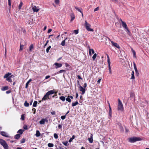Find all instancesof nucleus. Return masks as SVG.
<instances>
[{
	"label": "nucleus",
	"mask_w": 149,
	"mask_h": 149,
	"mask_svg": "<svg viewBox=\"0 0 149 149\" xmlns=\"http://www.w3.org/2000/svg\"><path fill=\"white\" fill-rule=\"evenodd\" d=\"M99 10V7H97L94 9V11H96Z\"/></svg>",
	"instance_id": "13d9d810"
},
{
	"label": "nucleus",
	"mask_w": 149,
	"mask_h": 149,
	"mask_svg": "<svg viewBox=\"0 0 149 149\" xmlns=\"http://www.w3.org/2000/svg\"><path fill=\"white\" fill-rule=\"evenodd\" d=\"M132 53L134 56L135 58H136V52L135 51H134L133 49H132Z\"/></svg>",
	"instance_id": "ea45409f"
},
{
	"label": "nucleus",
	"mask_w": 149,
	"mask_h": 149,
	"mask_svg": "<svg viewBox=\"0 0 149 149\" xmlns=\"http://www.w3.org/2000/svg\"><path fill=\"white\" fill-rule=\"evenodd\" d=\"M125 29V31L127 32V33L129 36H131V32L129 31L127 27Z\"/></svg>",
	"instance_id": "dca6fc26"
},
{
	"label": "nucleus",
	"mask_w": 149,
	"mask_h": 149,
	"mask_svg": "<svg viewBox=\"0 0 149 149\" xmlns=\"http://www.w3.org/2000/svg\"><path fill=\"white\" fill-rule=\"evenodd\" d=\"M74 8L75 9H76L77 10H78V11L80 13H81V10H82V9L81 8L80 9L79 8L76 6H75L74 7Z\"/></svg>",
	"instance_id": "a878e982"
},
{
	"label": "nucleus",
	"mask_w": 149,
	"mask_h": 149,
	"mask_svg": "<svg viewBox=\"0 0 149 149\" xmlns=\"http://www.w3.org/2000/svg\"><path fill=\"white\" fill-rule=\"evenodd\" d=\"M108 68H109V73L110 74H111L112 73V71H111L110 65H108Z\"/></svg>",
	"instance_id": "e433bc0d"
},
{
	"label": "nucleus",
	"mask_w": 149,
	"mask_h": 149,
	"mask_svg": "<svg viewBox=\"0 0 149 149\" xmlns=\"http://www.w3.org/2000/svg\"><path fill=\"white\" fill-rule=\"evenodd\" d=\"M66 100L67 101H68L69 102H71V100L70 98L69 97V96H68L66 99Z\"/></svg>",
	"instance_id": "58836bf2"
},
{
	"label": "nucleus",
	"mask_w": 149,
	"mask_h": 149,
	"mask_svg": "<svg viewBox=\"0 0 149 149\" xmlns=\"http://www.w3.org/2000/svg\"><path fill=\"white\" fill-rule=\"evenodd\" d=\"M50 76L49 75H47L45 77V79H47L50 78Z\"/></svg>",
	"instance_id": "e2e57ef3"
},
{
	"label": "nucleus",
	"mask_w": 149,
	"mask_h": 149,
	"mask_svg": "<svg viewBox=\"0 0 149 149\" xmlns=\"http://www.w3.org/2000/svg\"><path fill=\"white\" fill-rule=\"evenodd\" d=\"M52 31V29H49L48 30L47 33H50Z\"/></svg>",
	"instance_id": "338daca9"
},
{
	"label": "nucleus",
	"mask_w": 149,
	"mask_h": 149,
	"mask_svg": "<svg viewBox=\"0 0 149 149\" xmlns=\"http://www.w3.org/2000/svg\"><path fill=\"white\" fill-rule=\"evenodd\" d=\"M111 42L112 44V46L115 47L118 49H120V46L117 43L114 42L112 41H111Z\"/></svg>",
	"instance_id": "0eeeda50"
},
{
	"label": "nucleus",
	"mask_w": 149,
	"mask_h": 149,
	"mask_svg": "<svg viewBox=\"0 0 149 149\" xmlns=\"http://www.w3.org/2000/svg\"><path fill=\"white\" fill-rule=\"evenodd\" d=\"M141 139L139 137H132L129 139V141L131 143H134L137 141H141Z\"/></svg>",
	"instance_id": "f03ea898"
},
{
	"label": "nucleus",
	"mask_w": 149,
	"mask_h": 149,
	"mask_svg": "<svg viewBox=\"0 0 149 149\" xmlns=\"http://www.w3.org/2000/svg\"><path fill=\"white\" fill-rule=\"evenodd\" d=\"M120 20L122 23V26L124 29L127 27V25L125 22L123 21L121 19H120Z\"/></svg>",
	"instance_id": "9d476101"
},
{
	"label": "nucleus",
	"mask_w": 149,
	"mask_h": 149,
	"mask_svg": "<svg viewBox=\"0 0 149 149\" xmlns=\"http://www.w3.org/2000/svg\"><path fill=\"white\" fill-rule=\"evenodd\" d=\"M51 113L52 115H55V111H53L51 112Z\"/></svg>",
	"instance_id": "052dcab7"
},
{
	"label": "nucleus",
	"mask_w": 149,
	"mask_h": 149,
	"mask_svg": "<svg viewBox=\"0 0 149 149\" xmlns=\"http://www.w3.org/2000/svg\"><path fill=\"white\" fill-rule=\"evenodd\" d=\"M11 73L10 72H8L7 74H6L4 76L3 78H7L8 77H9V76L11 75Z\"/></svg>",
	"instance_id": "4468645a"
},
{
	"label": "nucleus",
	"mask_w": 149,
	"mask_h": 149,
	"mask_svg": "<svg viewBox=\"0 0 149 149\" xmlns=\"http://www.w3.org/2000/svg\"><path fill=\"white\" fill-rule=\"evenodd\" d=\"M25 139L24 138L22 139L20 141V142L21 143H24L25 142Z\"/></svg>",
	"instance_id": "09e8293b"
},
{
	"label": "nucleus",
	"mask_w": 149,
	"mask_h": 149,
	"mask_svg": "<svg viewBox=\"0 0 149 149\" xmlns=\"http://www.w3.org/2000/svg\"><path fill=\"white\" fill-rule=\"evenodd\" d=\"M131 77L130 78V79H135V77L134 76V71H132V73L131 74Z\"/></svg>",
	"instance_id": "4be33fe9"
},
{
	"label": "nucleus",
	"mask_w": 149,
	"mask_h": 149,
	"mask_svg": "<svg viewBox=\"0 0 149 149\" xmlns=\"http://www.w3.org/2000/svg\"><path fill=\"white\" fill-rule=\"evenodd\" d=\"M32 10L34 12H37L38 11L39 9L36 6H34L32 7Z\"/></svg>",
	"instance_id": "ddd939ff"
},
{
	"label": "nucleus",
	"mask_w": 149,
	"mask_h": 149,
	"mask_svg": "<svg viewBox=\"0 0 149 149\" xmlns=\"http://www.w3.org/2000/svg\"><path fill=\"white\" fill-rule=\"evenodd\" d=\"M38 103V102L37 101H35L33 104V106L34 107H36L37 106V104Z\"/></svg>",
	"instance_id": "2f4dec72"
},
{
	"label": "nucleus",
	"mask_w": 149,
	"mask_h": 149,
	"mask_svg": "<svg viewBox=\"0 0 149 149\" xmlns=\"http://www.w3.org/2000/svg\"><path fill=\"white\" fill-rule=\"evenodd\" d=\"M59 99L63 101L64 102L65 100V97L64 96H61L59 97Z\"/></svg>",
	"instance_id": "b1692460"
},
{
	"label": "nucleus",
	"mask_w": 149,
	"mask_h": 149,
	"mask_svg": "<svg viewBox=\"0 0 149 149\" xmlns=\"http://www.w3.org/2000/svg\"><path fill=\"white\" fill-rule=\"evenodd\" d=\"M33 44H31L30 45V46H29V51H31L32 49L33 48Z\"/></svg>",
	"instance_id": "4c0bfd02"
},
{
	"label": "nucleus",
	"mask_w": 149,
	"mask_h": 149,
	"mask_svg": "<svg viewBox=\"0 0 149 149\" xmlns=\"http://www.w3.org/2000/svg\"><path fill=\"white\" fill-rule=\"evenodd\" d=\"M11 92V91L10 90H8L6 91V93L8 94L10 93Z\"/></svg>",
	"instance_id": "680f3d73"
},
{
	"label": "nucleus",
	"mask_w": 149,
	"mask_h": 149,
	"mask_svg": "<svg viewBox=\"0 0 149 149\" xmlns=\"http://www.w3.org/2000/svg\"><path fill=\"white\" fill-rule=\"evenodd\" d=\"M62 143L65 146H66L68 143V142H63Z\"/></svg>",
	"instance_id": "4d7b16f0"
},
{
	"label": "nucleus",
	"mask_w": 149,
	"mask_h": 149,
	"mask_svg": "<svg viewBox=\"0 0 149 149\" xmlns=\"http://www.w3.org/2000/svg\"><path fill=\"white\" fill-rule=\"evenodd\" d=\"M109 115L110 116V117H111V116L112 115V111H111V108L109 105Z\"/></svg>",
	"instance_id": "393cba45"
},
{
	"label": "nucleus",
	"mask_w": 149,
	"mask_h": 149,
	"mask_svg": "<svg viewBox=\"0 0 149 149\" xmlns=\"http://www.w3.org/2000/svg\"><path fill=\"white\" fill-rule=\"evenodd\" d=\"M33 21V19H32L31 20H29L27 22V23L29 25H31V22Z\"/></svg>",
	"instance_id": "49530a36"
},
{
	"label": "nucleus",
	"mask_w": 149,
	"mask_h": 149,
	"mask_svg": "<svg viewBox=\"0 0 149 149\" xmlns=\"http://www.w3.org/2000/svg\"><path fill=\"white\" fill-rule=\"evenodd\" d=\"M36 137H39L40 135V133L39 130H37L36 131V133L35 134Z\"/></svg>",
	"instance_id": "aec40b11"
},
{
	"label": "nucleus",
	"mask_w": 149,
	"mask_h": 149,
	"mask_svg": "<svg viewBox=\"0 0 149 149\" xmlns=\"http://www.w3.org/2000/svg\"><path fill=\"white\" fill-rule=\"evenodd\" d=\"M32 81L31 79H30L26 84L25 88H27L29 83Z\"/></svg>",
	"instance_id": "a211bd4d"
},
{
	"label": "nucleus",
	"mask_w": 149,
	"mask_h": 149,
	"mask_svg": "<svg viewBox=\"0 0 149 149\" xmlns=\"http://www.w3.org/2000/svg\"><path fill=\"white\" fill-rule=\"evenodd\" d=\"M65 70H60L59 71V72H58V73H61L65 72Z\"/></svg>",
	"instance_id": "8fccbe9b"
},
{
	"label": "nucleus",
	"mask_w": 149,
	"mask_h": 149,
	"mask_svg": "<svg viewBox=\"0 0 149 149\" xmlns=\"http://www.w3.org/2000/svg\"><path fill=\"white\" fill-rule=\"evenodd\" d=\"M54 90H50L47 92L44 96L42 99V101H45L50 99L49 96L51 95H52L54 93Z\"/></svg>",
	"instance_id": "f257e3e1"
},
{
	"label": "nucleus",
	"mask_w": 149,
	"mask_h": 149,
	"mask_svg": "<svg viewBox=\"0 0 149 149\" xmlns=\"http://www.w3.org/2000/svg\"><path fill=\"white\" fill-rule=\"evenodd\" d=\"M67 39V38H66L61 43V45L62 46H64L65 45V41Z\"/></svg>",
	"instance_id": "c85d7f7f"
},
{
	"label": "nucleus",
	"mask_w": 149,
	"mask_h": 149,
	"mask_svg": "<svg viewBox=\"0 0 149 149\" xmlns=\"http://www.w3.org/2000/svg\"><path fill=\"white\" fill-rule=\"evenodd\" d=\"M58 127L59 129H61L62 127V125H61L60 124H59L58 125Z\"/></svg>",
	"instance_id": "bf43d9fd"
},
{
	"label": "nucleus",
	"mask_w": 149,
	"mask_h": 149,
	"mask_svg": "<svg viewBox=\"0 0 149 149\" xmlns=\"http://www.w3.org/2000/svg\"><path fill=\"white\" fill-rule=\"evenodd\" d=\"M54 65H55L56 67V68H60L62 66V64L61 63H56L54 64Z\"/></svg>",
	"instance_id": "f8f14e48"
},
{
	"label": "nucleus",
	"mask_w": 149,
	"mask_h": 149,
	"mask_svg": "<svg viewBox=\"0 0 149 149\" xmlns=\"http://www.w3.org/2000/svg\"><path fill=\"white\" fill-rule=\"evenodd\" d=\"M78 87L79 88V90L80 91L82 92L81 94L82 95L84 94L86 91V89L84 87H83L81 85H79V86H78Z\"/></svg>",
	"instance_id": "423d86ee"
},
{
	"label": "nucleus",
	"mask_w": 149,
	"mask_h": 149,
	"mask_svg": "<svg viewBox=\"0 0 149 149\" xmlns=\"http://www.w3.org/2000/svg\"><path fill=\"white\" fill-rule=\"evenodd\" d=\"M87 86V83H85L84 84V88H85Z\"/></svg>",
	"instance_id": "69168bd1"
},
{
	"label": "nucleus",
	"mask_w": 149,
	"mask_h": 149,
	"mask_svg": "<svg viewBox=\"0 0 149 149\" xmlns=\"http://www.w3.org/2000/svg\"><path fill=\"white\" fill-rule=\"evenodd\" d=\"M70 16L71 18L70 21L72 22L73 20L75 18V16L74 14L72 12L71 13L70 15Z\"/></svg>",
	"instance_id": "1a4fd4ad"
},
{
	"label": "nucleus",
	"mask_w": 149,
	"mask_h": 149,
	"mask_svg": "<svg viewBox=\"0 0 149 149\" xmlns=\"http://www.w3.org/2000/svg\"><path fill=\"white\" fill-rule=\"evenodd\" d=\"M54 136L55 139H57L58 137V135L56 133H54Z\"/></svg>",
	"instance_id": "a18cd8bd"
},
{
	"label": "nucleus",
	"mask_w": 149,
	"mask_h": 149,
	"mask_svg": "<svg viewBox=\"0 0 149 149\" xmlns=\"http://www.w3.org/2000/svg\"><path fill=\"white\" fill-rule=\"evenodd\" d=\"M89 55L90 56H91L92 54H91V52H92V53L93 54H94V53H95V52H94V50H93V49H89Z\"/></svg>",
	"instance_id": "f3484780"
},
{
	"label": "nucleus",
	"mask_w": 149,
	"mask_h": 149,
	"mask_svg": "<svg viewBox=\"0 0 149 149\" xmlns=\"http://www.w3.org/2000/svg\"><path fill=\"white\" fill-rule=\"evenodd\" d=\"M39 123L41 125H44L45 123L44 118H42L39 122Z\"/></svg>",
	"instance_id": "5701e85b"
},
{
	"label": "nucleus",
	"mask_w": 149,
	"mask_h": 149,
	"mask_svg": "<svg viewBox=\"0 0 149 149\" xmlns=\"http://www.w3.org/2000/svg\"><path fill=\"white\" fill-rule=\"evenodd\" d=\"M51 48V46H49L46 49V52L47 53H48L49 52V50Z\"/></svg>",
	"instance_id": "c03bdc74"
},
{
	"label": "nucleus",
	"mask_w": 149,
	"mask_h": 149,
	"mask_svg": "<svg viewBox=\"0 0 149 149\" xmlns=\"http://www.w3.org/2000/svg\"><path fill=\"white\" fill-rule=\"evenodd\" d=\"M20 137V134H17L15 136L14 138L15 139H19Z\"/></svg>",
	"instance_id": "412c9836"
},
{
	"label": "nucleus",
	"mask_w": 149,
	"mask_h": 149,
	"mask_svg": "<svg viewBox=\"0 0 149 149\" xmlns=\"http://www.w3.org/2000/svg\"><path fill=\"white\" fill-rule=\"evenodd\" d=\"M93 135L92 134H91L90 137L88 138V139L89 141V143H92L93 142Z\"/></svg>",
	"instance_id": "9b49d317"
},
{
	"label": "nucleus",
	"mask_w": 149,
	"mask_h": 149,
	"mask_svg": "<svg viewBox=\"0 0 149 149\" xmlns=\"http://www.w3.org/2000/svg\"><path fill=\"white\" fill-rule=\"evenodd\" d=\"M118 125L119 126V128L120 131L122 132H123L124 131V129L123 126L121 125L120 123L118 124Z\"/></svg>",
	"instance_id": "2eb2a0df"
},
{
	"label": "nucleus",
	"mask_w": 149,
	"mask_h": 149,
	"mask_svg": "<svg viewBox=\"0 0 149 149\" xmlns=\"http://www.w3.org/2000/svg\"><path fill=\"white\" fill-rule=\"evenodd\" d=\"M77 77L79 79H82V78H81V76L80 75H78Z\"/></svg>",
	"instance_id": "774afa93"
},
{
	"label": "nucleus",
	"mask_w": 149,
	"mask_h": 149,
	"mask_svg": "<svg viewBox=\"0 0 149 149\" xmlns=\"http://www.w3.org/2000/svg\"><path fill=\"white\" fill-rule=\"evenodd\" d=\"M24 106L26 107H28L29 106V104L28 103L27 101H26L24 103Z\"/></svg>",
	"instance_id": "c756f323"
},
{
	"label": "nucleus",
	"mask_w": 149,
	"mask_h": 149,
	"mask_svg": "<svg viewBox=\"0 0 149 149\" xmlns=\"http://www.w3.org/2000/svg\"><path fill=\"white\" fill-rule=\"evenodd\" d=\"M55 2L56 4L58 5L59 3V0H55Z\"/></svg>",
	"instance_id": "de8ad7c7"
},
{
	"label": "nucleus",
	"mask_w": 149,
	"mask_h": 149,
	"mask_svg": "<svg viewBox=\"0 0 149 149\" xmlns=\"http://www.w3.org/2000/svg\"><path fill=\"white\" fill-rule=\"evenodd\" d=\"M6 80L9 82H11L12 81L11 78H10V77L7 78Z\"/></svg>",
	"instance_id": "f704fd0d"
},
{
	"label": "nucleus",
	"mask_w": 149,
	"mask_h": 149,
	"mask_svg": "<svg viewBox=\"0 0 149 149\" xmlns=\"http://www.w3.org/2000/svg\"><path fill=\"white\" fill-rule=\"evenodd\" d=\"M8 4L10 6H10L11 5V0H8Z\"/></svg>",
	"instance_id": "603ef678"
},
{
	"label": "nucleus",
	"mask_w": 149,
	"mask_h": 149,
	"mask_svg": "<svg viewBox=\"0 0 149 149\" xmlns=\"http://www.w3.org/2000/svg\"><path fill=\"white\" fill-rule=\"evenodd\" d=\"M74 32L75 34H77L78 33V30H74Z\"/></svg>",
	"instance_id": "864d4df0"
},
{
	"label": "nucleus",
	"mask_w": 149,
	"mask_h": 149,
	"mask_svg": "<svg viewBox=\"0 0 149 149\" xmlns=\"http://www.w3.org/2000/svg\"><path fill=\"white\" fill-rule=\"evenodd\" d=\"M78 102L77 101H76L75 102L72 103V107H74L77 105L78 104Z\"/></svg>",
	"instance_id": "bb28decb"
},
{
	"label": "nucleus",
	"mask_w": 149,
	"mask_h": 149,
	"mask_svg": "<svg viewBox=\"0 0 149 149\" xmlns=\"http://www.w3.org/2000/svg\"><path fill=\"white\" fill-rule=\"evenodd\" d=\"M107 62L108 64V65H110L111 63L110 61V59L108 55H107Z\"/></svg>",
	"instance_id": "7c9ffc66"
},
{
	"label": "nucleus",
	"mask_w": 149,
	"mask_h": 149,
	"mask_svg": "<svg viewBox=\"0 0 149 149\" xmlns=\"http://www.w3.org/2000/svg\"><path fill=\"white\" fill-rule=\"evenodd\" d=\"M0 143L2 145L4 149H8V146L6 142L2 139H0Z\"/></svg>",
	"instance_id": "7ed1b4c3"
},
{
	"label": "nucleus",
	"mask_w": 149,
	"mask_h": 149,
	"mask_svg": "<svg viewBox=\"0 0 149 149\" xmlns=\"http://www.w3.org/2000/svg\"><path fill=\"white\" fill-rule=\"evenodd\" d=\"M8 89V86H5L2 87L1 88V90L2 91H4L7 90Z\"/></svg>",
	"instance_id": "6ab92c4d"
},
{
	"label": "nucleus",
	"mask_w": 149,
	"mask_h": 149,
	"mask_svg": "<svg viewBox=\"0 0 149 149\" xmlns=\"http://www.w3.org/2000/svg\"><path fill=\"white\" fill-rule=\"evenodd\" d=\"M85 23L84 26L86 30L88 31L93 32V29L90 28L91 26L86 21H85Z\"/></svg>",
	"instance_id": "39448f33"
},
{
	"label": "nucleus",
	"mask_w": 149,
	"mask_h": 149,
	"mask_svg": "<svg viewBox=\"0 0 149 149\" xmlns=\"http://www.w3.org/2000/svg\"><path fill=\"white\" fill-rule=\"evenodd\" d=\"M48 146L49 147H52L54 146V144L52 143H49L48 144Z\"/></svg>",
	"instance_id": "c9c22d12"
},
{
	"label": "nucleus",
	"mask_w": 149,
	"mask_h": 149,
	"mask_svg": "<svg viewBox=\"0 0 149 149\" xmlns=\"http://www.w3.org/2000/svg\"><path fill=\"white\" fill-rule=\"evenodd\" d=\"M24 128L25 130H27L28 129L27 128V126L26 125H24Z\"/></svg>",
	"instance_id": "0e129e2a"
},
{
	"label": "nucleus",
	"mask_w": 149,
	"mask_h": 149,
	"mask_svg": "<svg viewBox=\"0 0 149 149\" xmlns=\"http://www.w3.org/2000/svg\"><path fill=\"white\" fill-rule=\"evenodd\" d=\"M22 5H23V3L22 2V1H21L18 7V9L19 10L21 9V7L22 6Z\"/></svg>",
	"instance_id": "473e14b6"
},
{
	"label": "nucleus",
	"mask_w": 149,
	"mask_h": 149,
	"mask_svg": "<svg viewBox=\"0 0 149 149\" xmlns=\"http://www.w3.org/2000/svg\"><path fill=\"white\" fill-rule=\"evenodd\" d=\"M118 110L121 111H123L124 110L123 105L121 101L119 99H118Z\"/></svg>",
	"instance_id": "20e7f679"
},
{
	"label": "nucleus",
	"mask_w": 149,
	"mask_h": 149,
	"mask_svg": "<svg viewBox=\"0 0 149 149\" xmlns=\"http://www.w3.org/2000/svg\"><path fill=\"white\" fill-rule=\"evenodd\" d=\"M49 42V40H47V41L46 42V43L45 44V45H44V48H45V46L47 45V43H48Z\"/></svg>",
	"instance_id": "5fc2aeb1"
},
{
	"label": "nucleus",
	"mask_w": 149,
	"mask_h": 149,
	"mask_svg": "<svg viewBox=\"0 0 149 149\" xmlns=\"http://www.w3.org/2000/svg\"><path fill=\"white\" fill-rule=\"evenodd\" d=\"M24 118L25 117L24 114H22L21 115L20 119L22 120H24Z\"/></svg>",
	"instance_id": "37998d69"
},
{
	"label": "nucleus",
	"mask_w": 149,
	"mask_h": 149,
	"mask_svg": "<svg viewBox=\"0 0 149 149\" xmlns=\"http://www.w3.org/2000/svg\"><path fill=\"white\" fill-rule=\"evenodd\" d=\"M0 134L6 137H9L8 134L5 132L2 131L0 132Z\"/></svg>",
	"instance_id": "6e6552de"
},
{
	"label": "nucleus",
	"mask_w": 149,
	"mask_h": 149,
	"mask_svg": "<svg viewBox=\"0 0 149 149\" xmlns=\"http://www.w3.org/2000/svg\"><path fill=\"white\" fill-rule=\"evenodd\" d=\"M32 110L33 111V113L35 114L36 113V109L35 108H33L32 109Z\"/></svg>",
	"instance_id": "6e6d98bb"
},
{
	"label": "nucleus",
	"mask_w": 149,
	"mask_h": 149,
	"mask_svg": "<svg viewBox=\"0 0 149 149\" xmlns=\"http://www.w3.org/2000/svg\"><path fill=\"white\" fill-rule=\"evenodd\" d=\"M24 130H22V129H20L17 132V133H19L20 134V135L21 134H22L24 132Z\"/></svg>",
	"instance_id": "cd10ccee"
},
{
	"label": "nucleus",
	"mask_w": 149,
	"mask_h": 149,
	"mask_svg": "<svg viewBox=\"0 0 149 149\" xmlns=\"http://www.w3.org/2000/svg\"><path fill=\"white\" fill-rule=\"evenodd\" d=\"M66 117V115L65 116H61V118L62 120H64Z\"/></svg>",
	"instance_id": "3c124183"
},
{
	"label": "nucleus",
	"mask_w": 149,
	"mask_h": 149,
	"mask_svg": "<svg viewBox=\"0 0 149 149\" xmlns=\"http://www.w3.org/2000/svg\"><path fill=\"white\" fill-rule=\"evenodd\" d=\"M75 136H74V135L72 136V137L69 140L68 142H71L72 140L74 138Z\"/></svg>",
	"instance_id": "72a5a7b5"
},
{
	"label": "nucleus",
	"mask_w": 149,
	"mask_h": 149,
	"mask_svg": "<svg viewBox=\"0 0 149 149\" xmlns=\"http://www.w3.org/2000/svg\"><path fill=\"white\" fill-rule=\"evenodd\" d=\"M24 47V45H21L20 44V48L19 50V51H22L23 50V48Z\"/></svg>",
	"instance_id": "a19ab883"
},
{
	"label": "nucleus",
	"mask_w": 149,
	"mask_h": 149,
	"mask_svg": "<svg viewBox=\"0 0 149 149\" xmlns=\"http://www.w3.org/2000/svg\"><path fill=\"white\" fill-rule=\"evenodd\" d=\"M97 56V54L96 53L94 54L93 56L92 57V58L93 60H94L95 58H96Z\"/></svg>",
	"instance_id": "79ce46f5"
}]
</instances>
